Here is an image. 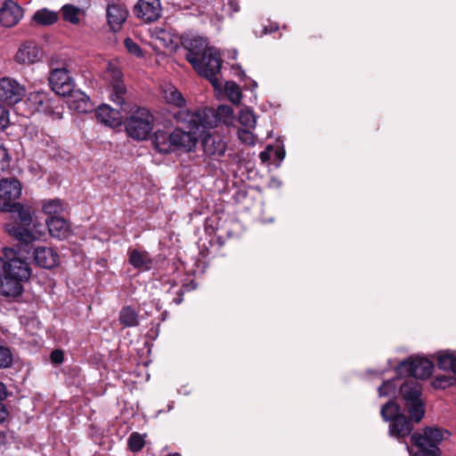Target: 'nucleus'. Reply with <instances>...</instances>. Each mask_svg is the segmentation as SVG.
<instances>
[{"label": "nucleus", "mask_w": 456, "mask_h": 456, "mask_svg": "<svg viewBox=\"0 0 456 456\" xmlns=\"http://www.w3.org/2000/svg\"><path fill=\"white\" fill-rule=\"evenodd\" d=\"M0 210L10 213L13 221L5 224L8 234L17 240L14 248H4V256H0V291L6 295H17L23 289L22 282L31 275L29 265L18 255L31 249L30 243L37 236L30 229L32 214L30 208L20 202H1Z\"/></svg>", "instance_id": "1"}, {"label": "nucleus", "mask_w": 456, "mask_h": 456, "mask_svg": "<svg viewBox=\"0 0 456 456\" xmlns=\"http://www.w3.org/2000/svg\"><path fill=\"white\" fill-rule=\"evenodd\" d=\"M187 53L186 61L191 64L197 73L207 78L214 88L220 89L216 77L222 68V58L214 47H208L202 37H194L183 43Z\"/></svg>", "instance_id": "2"}, {"label": "nucleus", "mask_w": 456, "mask_h": 456, "mask_svg": "<svg viewBox=\"0 0 456 456\" xmlns=\"http://www.w3.org/2000/svg\"><path fill=\"white\" fill-rule=\"evenodd\" d=\"M233 110L228 105H220L216 110L212 108L199 109L195 111L180 110L175 114L178 122L188 123V127L193 132L212 129L218 123L226 122L232 117Z\"/></svg>", "instance_id": "3"}, {"label": "nucleus", "mask_w": 456, "mask_h": 456, "mask_svg": "<svg viewBox=\"0 0 456 456\" xmlns=\"http://www.w3.org/2000/svg\"><path fill=\"white\" fill-rule=\"evenodd\" d=\"M450 436L447 429L436 426H428L421 432H414L411 442L417 451L413 456H441L439 444Z\"/></svg>", "instance_id": "4"}, {"label": "nucleus", "mask_w": 456, "mask_h": 456, "mask_svg": "<svg viewBox=\"0 0 456 456\" xmlns=\"http://www.w3.org/2000/svg\"><path fill=\"white\" fill-rule=\"evenodd\" d=\"M399 394L405 411L416 423H419L426 413V405L422 399V385L414 379L406 380L401 385Z\"/></svg>", "instance_id": "5"}, {"label": "nucleus", "mask_w": 456, "mask_h": 456, "mask_svg": "<svg viewBox=\"0 0 456 456\" xmlns=\"http://www.w3.org/2000/svg\"><path fill=\"white\" fill-rule=\"evenodd\" d=\"M25 104L30 113H42L61 118L62 107L60 100L49 92L44 90L30 92L25 100Z\"/></svg>", "instance_id": "6"}, {"label": "nucleus", "mask_w": 456, "mask_h": 456, "mask_svg": "<svg viewBox=\"0 0 456 456\" xmlns=\"http://www.w3.org/2000/svg\"><path fill=\"white\" fill-rule=\"evenodd\" d=\"M153 116L146 108H138L125 120V129L129 137L136 141L146 140L153 129Z\"/></svg>", "instance_id": "7"}, {"label": "nucleus", "mask_w": 456, "mask_h": 456, "mask_svg": "<svg viewBox=\"0 0 456 456\" xmlns=\"http://www.w3.org/2000/svg\"><path fill=\"white\" fill-rule=\"evenodd\" d=\"M434 370L433 362L426 357H409L395 368L398 377L409 376L416 379H428Z\"/></svg>", "instance_id": "8"}, {"label": "nucleus", "mask_w": 456, "mask_h": 456, "mask_svg": "<svg viewBox=\"0 0 456 456\" xmlns=\"http://www.w3.org/2000/svg\"><path fill=\"white\" fill-rule=\"evenodd\" d=\"M30 246L31 249L28 253L23 251L21 256L18 255V257H20L22 261L28 265L25 258L32 253L34 263L41 268L51 270L59 265L60 256L53 248L45 246L35 248L33 242L30 243Z\"/></svg>", "instance_id": "9"}, {"label": "nucleus", "mask_w": 456, "mask_h": 456, "mask_svg": "<svg viewBox=\"0 0 456 456\" xmlns=\"http://www.w3.org/2000/svg\"><path fill=\"white\" fill-rule=\"evenodd\" d=\"M49 85L55 94L67 96L72 93L75 84L69 71L66 68H56L50 72Z\"/></svg>", "instance_id": "10"}, {"label": "nucleus", "mask_w": 456, "mask_h": 456, "mask_svg": "<svg viewBox=\"0 0 456 456\" xmlns=\"http://www.w3.org/2000/svg\"><path fill=\"white\" fill-rule=\"evenodd\" d=\"M25 86L14 78H0V101L8 105H14L21 101L25 94Z\"/></svg>", "instance_id": "11"}, {"label": "nucleus", "mask_w": 456, "mask_h": 456, "mask_svg": "<svg viewBox=\"0 0 456 456\" xmlns=\"http://www.w3.org/2000/svg\"><path fill=\"white\" fill-rule=\"evenodd\" d=\"M202 149L205 154L211 157H220L224 154L226 143L218 134L210 133L209 129L199 131Z\"/></svg>", "instance_id": "12"}, {"label": "nucleus", "mask_w": 456, "mask_h": 456, "mask_svg": "<svg viewBox=\"0 0 456 456\" xmlns=\"http://www.w3.org/2000/svg\"><path fill=\"white\" fill-rule=\"evenodd\" d=\"M161 12L160 0H138L134 7V15L145 23L158 20Z\"/></svg>", "instance_id": "13"}, {"label": "nucleus", "mask_w": 456, "mask_h": 456, "mask_svg": "<svg viewBox=\"0 0 456 456\" xmlns=\"http://www.w3.org/2000/svg\"><path fill=\"white\" fill-rule=\"evenodd\" d=\"M414 424H417L411 416H406L404 413L397 415L396 419H394L388 427V435L391 437H395L398 440L403 439L411 435L414 429Z\"/></svg>", "instance_id": "14"}, {"label": "nucleus", "mask_w": 456, "mask_h": 456, "mask_svg": "<svg viewBox=\"0 0 456 456\" xmlns=\"http://www.w3.org/2000/svg\"><path fill=\"white\" fill-rule=\"evenodd\" d=\"M24 14L23 8L13 0H5L0 8V24L12 28L19 23Z\"/></svg>", "instance_id": "15"}, {"label": "nucleus", "mask_w": 456, "mask_h": 456, "mask_svg": "<svg viewBox=\"0 0 456 456\" xmlns=\"http://www.w3.org/2000/svg\"><path fill=\"white\" fill-rule=\"evenodd\" d=\"M183 123L185 124V127L188 129V132H184L181 129H175L170 133L172 151L180 149L191 151L195 146L196 135H198V133L191 130L188 127V123Z\"/></svg>", "instance_id": "16"}, {"label": "nucleus", "mask_w": 456, "mask_h": 456, "mask_svg": "<svg viewBox=\"0 0 456 456\" xmlns=\"http://www.w3.org/2000/svg\"><path fill=\"white\" fill-rule=\"evenodd\" d=\"M22 185L15 177L0 179V200L15 202L21 195Z\"/></svg>", "instance_id": "17"}, {"label": "nucleus", "mask_w": 456, "mask_h": 456, "mask_svg": "<svg viewBox=\"0 0 456 456\" xmlns=\"http://www.w3.org/2000/svg\"><path fill=\"white\" fill-rule=\"evenodd\" d=\"M128 15L126 8L123 4H109L107 7V20L110 29L114 32L120 30L122 24Z\"/></svg>", "instance_id": "18"}, {"label": "nucleus", "mask_w": 456, "mask_h": 456, "mask_svg": "<svg viewBox=\"0 0 456 456\" xmlns=\"http://www.w3.org/2000/svg\"><path fill=\"white\" fill-rule=\"evenodd\" d=\"M69 96V108L79 112L88 113L93 111L94 104L90 100V97L80 90L75 91L68 94Z\"/></svg>", "instance_id": "19"}, {"label": "nucleus", "mask_w": 456, "mask_h": 456, "mask_svg": "<svg viewBox=\"0 0 456 456\" xmlns=\"http://www.w3.org/2000/svg\"><path fill=\"white\" fill-rule=\"evenodd\" d=\"M96 118L99 122L115 127L121 123V114L119 110L112 109L107 104H102L98 107L95 112Z\"/></svg>", "instance_id": "20"}, {"label": "nucleus", "mask_w": 456, "mask_h": 456, "mask_svg": "<svg viewBox=\"0 0 456 456\" xmlns=\"http://www.w3.org/2000/svg\"><path fill=\"white\" fill-rule=\"evenodd\" d=\"M40 50L34 44H26L19 48L15 60L20 64H32L39 61Z\"/></svg>", "instance_id": "21"}, {"label": "nucleus", "mask_w": 456, "mask_h": 456, "mask_svg": "<svg viewBox=\"0 0 456 456\" xmlns=\"http://www.w3.org/2000/svg\"><path fill=\"white\" fill-rule=\"evenodd\" d=\"M128 256V262L134 268L144 271L151 268L152 259L147 251L134 248L129 250Z\"/></svg>", "instance_id": "22"}, {"label": "nucleus", "mask_w": 456, "mask_h": 456, "mask_svg": "<svg viewBox=\"0 0 456 456\" xmlns=\"http://www.w3.org/2000/svg\"><path fill=\"white\" fill-rule=\"evenodd\" d=\"M170 133L164 130H157L152 136V144L156 151L163 154L172 152Z\"/></svg>", "instance_id": "23"}, {"label": "nucleus", "mask_w": 456, "mask_h": 456, "mask_svg": "<svg viewBox=\"0 0 456 456\" xmlns=\"http://www.w3.org/2000/svg\"><path fill=\"white\" fill-rule=\"evenodd\" d=\"M436 360L440 370L452 371L456 375V352L450 350L439 352Z\"/></svg>", "instance_id": "24"}, {"label": "nucleus", "mask_w": 456, "mask_h": 456, "mask_svg": "<svg viewBox=\"0 0 456 456\" xmlns=\"http://www.w3.org/2000/svg\"><path fill=\"white\" fill-rule=\"evenodd\" d=\"M118 322L124 328L137 327L140 323L138 313L131 306H123L118 314Z\"/></svg>", "instance_id": "25"}, {"label": "nucleus", "mask_w": 456, "mask_h": 456, "mask_svg": "<svg viewBox=\"0 0 456 456\" xmlns=\"http://www.w3.org/2000/svg\"><path fill=\"white\" fill-rule=\"evenodd\" d=\"M46 224L49 230V233L52 237L60 238L69 229V224L67 221L60 217L59 216H55L53 217H47Z\"/></svg>", "instance_id": "26"}, {"label": "nucleus", "mask_w": 456, "mask_h": 456, "mask_svg": "<svg viewBox=\"0 0 456 456\" xmlns=\"http://www.w3.org/2000/svg\"><path fill=\"white\" fill-rule=\"evenodd\" d=\"M32 20L38 25L50 26L58 20V14L47 8H42L34 13Z\"/></svg>", "instance_id": "27"}, {"label": "nucleus", "mask_w": 456, "mask_h": 456, "mask_svg": "<svg viewBox=\"0 0 456 456\" xmlns=\"http://www.w3.org/2000/svg\"><path fill=\"white\" fill-rule=\"evenodd\" d=\"M110 99L118 106L121 107L126 103L125 94L126 93V86L120 77L114 79L111 83Z\"/></svg>", "instance_id": "28"}, {"label": "nucleus", "mask_w": 456, "mask_h": 456, "mask_svg": "<svg viewBox=\"0 0 456 456\" xmlns=\"http://www.w3.org/2000/svg\"><path fill=\"white\" fill-rule=\"evenodd\" d=\"M401 414V406L394 400H389L380 409V415L385 422L390 423Z\"/></svg>", "instance_id": "29"}, {"label": "nucleus", "mask_w": 456, "mask_h": 456, "mask_svg": "<svg viewBox=\"0 0 456 456\" xmlns=\"http://www.w3.org/2000/svg\"><path fill=\"white\" fill-rule=\"evenodd\" d=\"M164 98L167 103L178 108L185 106L186 103L183 94L174 86H169L164 90Z\"/></svg>", "instance_id": "30"}, {"label": "nucleus", "mask_w": 456, "mask_h": 456, "mask_svg": "<svg viewBox=\"0 0 456 456\" xmlns=\"http://www.w3.org/2000/svg\"><path fill=\"white\" fill-rule=\"evenodd\" d=\"M42 209L43 212L48 216L47 217H53L62 213L63 204L59 199H52L44 201Z\"/></svg>", "instance_id": "31"}, {"label": "nucleus", "mask_w": 456, "mask_h": 456, "mask_svg": "<svg viewBox=\"0 0 456 456\" xmlns=\"http://www.w3.org/2000/svg\"><path fill=\"white\" fill-rule=\"evenodd\" d=\"M146 434L133 432L127 440V447L132 452H139L145 445Z\"/></svg>", "instance_id": "32"}, {"label": "nucleus", "mask_w": 456, "mask_h": 456, "mask_svg": "<svg viewBox=\"0 0 456 456\" xmlns=\"http://www.w3.org/2000/svg\"><path fill=\"white\" fill-rule=\"evenodd\" d=\"M225 94L228 99L233 104H239L242 98V93L240 86L233 81H227L224 86Z\"/></svg>", "instance_id": "33"}, {"label": "nucleus", "mask_w": 456, "mask_h": 456, "mask_svg": "<svg viewBox=\"0 0 456 456\" xmlns=\"http://www.w3.org/2000/svg\"><path fill=\"white\" fill-rule=\"evenodd\" d=\"M63 20L72 24L79 23L80 9L73 4H65L61 8Z\"/></svg>", "instance_id": "34"}, {"label": "nucleus", "mask_w": 456, "mask_h": 456, "mask_svg": "<svg viewBox=\"0 0 456 456\" xmlns=\"http://www.w3.org/2000/svg\"><path fill=\"white\" fill-rule=\"evenodd\" d=\"M435 389H446L456 386V377L452 375H437L432 381Z\"/></svg>", "instance_id": "35"}, {"label": "nucleus", "mask_w": 456, "mask_h": 456, "mask_svg": "<svg viewBox=\"0 0 456 456\" xmlns=\"http://www.w3.org/2000/svg\"><path fill=\"white\" fill-rule=\"evenodd\" d=\"M189 288V285H183L181 287H177L176 285H173L167 291L168 296H173L171 301L175 305H180L183 301V295L185 289Z\"/></svg>", "instance_id": "36"}, {"label": "nucleus", "mask_w": 456, "mask_h": 456, "mask_svg": "<svg viewBox=\"0 0 456 456\" xmlns=\"http://www.w3.org/2000/svg\"><path fill=\"white\" fill-rule=\"evenodd\" d=\"M396 390V385L395 379H387L383 381L381 386L378 388V393L379 396H391L395 395Z\"/></svg>", "instance_id": "37"}, {"label": "nucleus", "mask_w": 456, "mask_h": 456, "mask_svg": "<svg viewBox=\"0 0 456 456\" xmlns=\"http://www.w3.org/2000/svg\"><path fill=\"white\" fill-rule=\"evenodd\" d=\"M12 353L8 346H0V369H5L12 365Z\"/></svg>", "instance_id": "38"}, {"label": "nucleus", "mask_w": 456, "mask_h": 456, "mask_svg": "<svg viewBox=\"0 0 456 456\" xmlns=\"http://www.w3.org/2000/svg\"><path fill=\"white\" fill-rule=\"evenodd\" d=\"M240 123L248 127H254L256 120L255 115L250 110H241L239 116Z\"/></svg>", "instance_id": "39"}, {"label": "nucleus", "mask_w": 456, "mask_h": 456, "mask_svg": "<svg viewBox=\"0 0 456 456\" xmlns=\"http://www.w3.org/2000/svg\"><path fill=\"white\" fill-rule=\"evenodd\" d=\"M12 158L8 152V150L0 144V171L7 170L10 167Z\"/></svg>", "instance_id": "40"}, {"label": "nucleus", "mask_w": 456, "mask_h": 456, "mask_svg": "<svg viewBox=\"0 0 456 456\" xmlns=\"http://www.w3.org/2000/svg\"><path fill=\"white\" fill-rule=\"evenodd\" d=\"M124 45L126 48V50L137 56V57H142V51L141 49V47L139 46V45L137 43H135L132 38L130 37H126L124 41Z\"/></svg>", "instance_id": "41"}, {"label": "nucleus", "mask_w": 456, "mask_h": 456, "mask_svg": "<svg viewBox=\"0 0 456 456\" xmlns=\"http://www.w3.org/2000/svg\"><path fill=\"white\" fill-rule=\"evenodd\" d=\"M9 124V112L0 104V132L4 130Z\"/></svg>", "instance_id": "42"}, {"label": "nucleus", "mask_w": 456, "mask_h": 456, "mask_svg": "<svg viewBox=\"0 0 456 456\" xmlns=\"http://www.w3.org/2000/svg\"><path fill=\"white\" fill-rule=\"evenodd\" d=\"M238 136L239 139L247 144H252L253 143V134L250 131L247 129H239L238 131Z\"/></svg>", "instance_id": "43"}, {"label": "nucleus", "mask_w": 456, "mask_h": 456, "mask_svg": "<svg viewBox=\"0 0 456 456\" xmlns=\"http://www.w3.org/2000/svg\"><path fill=\"white\" fill-rule=\"evenodd\" d=\"M50 360L54 364H61L64 361V353L61 349H54L51 352Z\"/></svg>", "instance_id": "44"}, {"label": "nucleus", "mask_w": 456, "mask_h": 456, "mask_svg": "<svg viewBox=\"0 0 456 456\" xmlns=\"http://www.w3.org/2000/svg\"><path fill=\"white\" fill-rule=\"evenodd\" d=\"M273 151L272 146H268L265 151H261L259 154V159L262 162H267L271 159V151Z\"/></svg>", "instance_id": "45"}, {"label": "nucleus", "mask_w": 456, "mask_h": 456, "mask_svg": "<svg viewBox=\"0 0 456 456\" xmlns=\"http://www.w3.org/2000/svg\"><path fill=\"white\" fill-rule=\"evenodd\" d=\"M279 29V26L276 23H271L268 26H265L263 28L264 34H272Z\"/></svg>", "instance_id": "46"}, {"label": "nucleus", "mask_w": 456, "mask_h": 456, "mask_svg": "<svg viewBox=\"0 0 456 456\" xmlns=\"http://www.w3.org/2000/svg\"><path fill=\"white\" fill-rule=\"evenodd\" d=\"M8 415V410L2 403H0V423H3L7 419Z\"/></svg>", "instance_id": "47"}, {"label": "nucleus", "mask_w": 456, "mask_h": 456, "mask_svg": "<svg viewBox=\"0 0 456 456\" xmlns=\"http://www.w3.org/2000/svg\"><path fill=\"white\" fill-rule=\"evenodd\" d=\"M7 397V390L3 382L0 381V403Z\"/></svg>", "instance_id": "48"}, {"label": "nucleus", "mask_w": 456, "mask_h": 456, "mask_svg": "<svg viewBox=\"0 0 456 456\" xmlns=\"http://www.w3.org/2000/svg\"><path fill=\"white\" fill-rule=\"evenodd\" d=\"M275 155H276V158H277L280 161H281V160L284 159V157H285V151H284V150H281V151H275Z\"/></svg>", "instance_id": "49"}, {"label": "nucleus", "mask_w": 456, "mask_h": 456, "mask_svg": "<svg viewBox=\"0 0 456 456\" xmlns=\"http://www.w3.org/2000/svg\"><path fill=\"white\" fill-rule=\"evenodd\" d=\"M168 317V312L167 310L163 311L161 313V317H160V321L161 322H165L167 320V318Z\"/></svg>", "instance_id": "50"}, {"label": "nucleus", "mask_w": 456, "mask_h": 456, "mask_svg": "<svg viewBox=\"0 0 456 456\" xmlns=\"http://www.w3.org/2000/svg\"><path fill=\"white\" fill-rule=\"evenodd\" d=\"M229 4L232 7V10L234 12H237L239 10L238 4H236L232 1H230Z\"/></svg>", "instance_id": "51"}, {"label": "nucleus", "mask_w": 456, "mask_h": 456, "mask_svg": "<svg viewBox=\"0 0 456 456\" xmlns=\"http://www.w3.org/2000/svg\"><path fill=\"white\" fill-rule=\"evenodd\" d=\"M23 290L20 293V294H17V295H6V294H4L0 291V294L4 297H17L19 296H20L22 294Z\"/></svg>", "instance_id": "52"}, {"label": "nucleus", "mask_w": 456, "mask_h": 456, "mask_svg": "<svg viewBox=\"0 0 456 456\" xmlns=\"http://www.w3.org/2000/svg\"><path fill=\"white\" fill-rule=\"evenodd\" d=\"M173 407H174V403L173 402L169 403L168 405H167V411H169L171 409H173Z\"/></svg>", "instance_id": "53"}, {"label": "nucleus", "mask_w": 456, "mask_h": 456, "mask_svg": "<svg viewBox=\"0 0 456 456\" xmlns=\"http://www.w3.org/2000/svg\"><path fill=\"white\" fill-rule=\"evenodd\" d=\"M156 308L158 310H160L161 309V305H159V300H158V302L156 303Z\"/></svg>", "instance_id": "54"}, {"label": "nucleus", "mask_w": 456, "mask_h": 456, "mask_svg": "<svg viewBox=\"0 0 456 456\" xmlns=\"http://www.w3.org/2000/svg\"><path fill=\"white\" fill-rule=\"evenodd\" d=\"M167 456H181V455L179 453L175 452V453H170Z\"/></svg>", "instance_id": "55"}]
</instances>
